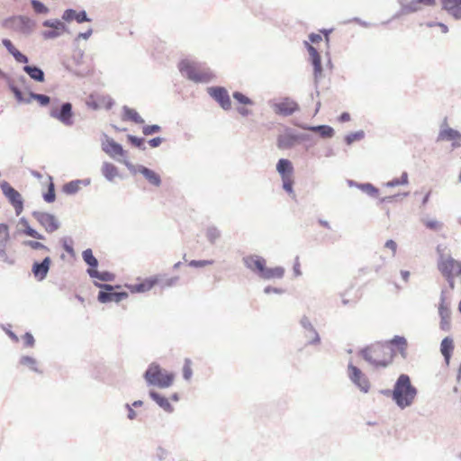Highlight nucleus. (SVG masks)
Here are the masks:
<instances>
[{
	"label": "nucleus",
	"instance_id": "bb28decb",
	"mask_svg": "<svg viewBox=\"0 0 461 461\" xmlns=\"http://www.w3.org/2000/svg\"><path fill=\"white\" fill-rule=\"evenodd\" d=\"M454 349V341L450 337H446L442 339L440 344V352L444 357V360L447 365H449L452 352Z\"/></svg>",
	"mask_w": 461,
	"mask_h": 461
},
{
	"label": "nucleus",
	"instance_id": "7c9ffc66",
	"mask_svg": "<svg viewBox=\"0 0 461 461\" xmlns=\"http://www.w3.org/2000/svg\"><path fill=\"white\" fill-rule=\"evenodd\" d=\"M285 275V268L282 267H265L264 271L260 278L265 280H270L274 278L281 279Z\"/></svg>",
	"mask_w": 461,
	"mask_h": 461
},
{
	"label": "nucleus",
	"instance_id": "39448f33",
	"mask_svg": "<svg viewBox=\"0 0 461 461\" xmlns=\"http://www.w3.org/2000/svg\"><path fill=\"white\" fill-rule=\"evenodd\" d=\"M94 284L95 286L100 288L97 300L101 303H107L112 302L120 303L129 296V294L126 291L115 290L116 288H121L120 285H112L109 284H102L98 282H94Z\"/></svg>",
	"mask_w": 461,
	"mask_h": 461
},
{
	"label": "nucleus",
	"instance_id": "052dcab7",
	"mask_svg": "<svg viewBox=\"0 0 461 461\" xmlns=\"http://www.w3.org/2000/svg\"><path fill=\"white\" fill-rule=\"evenodd\" d=\"M283 181V188L285 190L288 194H294V180L292 179V176L282 178Z\"/></svg>",
	"mask_w": 461,
	"mask_h": 461
},
{
	"label": "nucleus",
	"instance_id": "603ef678",
	"mask_svg": "<svg viewBox=\"0 0 461 461\" xmlns=\"http://www.w3.org/2000/svg\"><path fill=\"white\" fill-rule=\"evenodd\" d=\"M221 236L220 230L215 227H209L206 230V237L211 243H214Z\"/></svg>",
	"mask_w": 461,
	"mask_h": 461
},
{
	"label": "nucleus",
	"instance_id": "4c0bfd02",
	"mask_svg": "<svg viewBox=\"0 0 461 461\" xmlns=\"http://www.w3.org/2000/svg\"><path fill=\"white\" fill-rule=\"evenodd\" d=\"M81 187V182L78 180H72L63 185L62 191L68 195L76 194Z\"/></svg>",
	"mask_w": 461,
	"mask_h": 461
},
{
	"label": "nucleus",
	"instance_id": "69168bd1",
	"mask_svg": "<svg viewBox=\"0 0 461 461\" xmlns=\"http://www.w3.org/2000/svg\"><path fill=\"white\" fill-rule=\"evenodd\" d=\"M25 347L32 348L35 344L34 337L31 332H25L23 337Z\"/></svg>",
	"mask_w": 461,
	"mask_h": 461
},
{
	"label": "nucleus",
	"instance_id": "a211bd4d",
	"mask_svg": "<svg viewBox=\"0 0 461 461\" xmlns=\"http://www.w3.org/2000/svg\"><path fill=\"white\" fill-rule=\"evenodd\" d=\"M51 259L50 257L44 258L41 261H35L32 267V273L39 282L43 281L50 271Z\"/></svg>",
	"mask_w": 461,
	"mask_h": 461
},
{
	"label": "nucleus",
	"instance_id": "6e6d98bb",
	"mask_svg": "<svg viewBox=\"0 0 461 461\" xmlns=\"http://www.w3.org/2000/svg\"><path fill=\"white\" fill-rule=\"evenodd\" d=\"M23 245L26 246V247H29L32 249H45V250H49V248L47 246H45L44 244H42L41 242L40 241H37V240H24L23 242Z\"/></svg>",
	"mask_w": 461,
	"mask_h": 461
},
{
	"label": "nucleus",
	"instance_id": "bf43d9fd",
	"mask_svg": "<svg viewBox=\"0 0 461 461\" xmlns=\"http://www.w3.org/2000/svg\"><path fill=\"white\" fill-rule=\"evenodd\" d=\"M62 248L70 255H74L73 240L71 239L64 238L61 240Z\"/></svg>",
	"mask_w": 461,
	"mask_h": 461
},
{
	"label": "nucleus",
	"instance_id": "338daca9",
	"mask_svg": "<svg viewBox=\"0 0 461 461\" xmlns=\"http://www.w3.org/2000/svg\"><path fill=\"white\" fill-rule=\"evenodd\" d=\"M2 44L11 55L17 50L9 39H3Z\"/></svg>",
	"mask_w": 461,
	"mask_h": 461
},
{
	"label": "nucleus",
	"instance_id": "c756f323",
	"mask_svg": "<svg viewBox=\"0 0 461 461\" xmlns=\"http://www.w3.org/2000/svg\"><path fill=\"white\" fill-rule=\"evenodd\" d=\"M82 258L85 263L88 266L86 269V273L88 276L92 273L93 270H95L98 267V260L94 256L91 249H86L82 252Z\"/></svg>",
	"mask_w": 461,
	"mask_h": 461
},
{
	"label": "nucleus",
	"instance_id": "c03bdc74",
	"mask_svg": "<svg viewBox=\"0 0 461 461\" xmlns=\"http://www.w3.org/2000/svg\"><path fill=\"white\" fill-rule=\"evenodd\" d=\"M390 343L392 345L397 346L399 348V351L402 354V356L405 355L406 348H407V340L404 337L396 335L390 340Z\"/></svg>",
	"mask_w": 461,
	"mask_h": 461
},
{
	"label": "nucleus",
	"instance_id": "4be33fe9",
	"mask_svg": "<svg viewBox=\"0 0 461 461\" xmlns=\"http://www.w3.org/2000/svg\"><path fill=\"white\" fill-rule=\"evenodd\" d=\"M459 140L461 141V132L452 128L439 129L437 141H451Z\"/></svg>",
	"mask_w": 461,
	"mask_h": 461
},
{
	"label": "nucleus",
	"instance_id": "ddd939ff",
	"mask_svg": "<svg viewBox=\"0 0 461 461\" xmlns=\"http://www.w3.org/2000/svg\"><path fill=\"white\" fill-rule=\"evenodd\" d=\"M207 93L224 111H229L231 108L230 97L225 87L210 86L207 88Z\"/></svg>",
	"mask_w": 461,
	"mask_h": 461
},
{
	"label": "nucleus",
	"instance_id": "6e6552de",
	"mask_svg": "<svg viewBox=\"0 0 461 461\" xmlns=\"http://www.w3.org/2000/svg\"><path fill=\"white\" fill-rule=\"evenodd\" d=\"M0 187L4 195L14 208L15 214L20 215L23 210V199L21 194L6 181L1 182Z\"/></svg>",
	"mask_w": 461,
	"mask_h": 461
},
{
	"label": "nucleus",
	"instance_id": "4468645a",
	"mask_svg": "<svg viewBox=\"0 0 461 461\" xmlns=\"http://www.w3.org/2000/svg\"><path fill=\"white\" fill-rule=\"evenodd\" d=\"M33 218L45 229V230L49 233H52L56 231L60 224L57 218L49 212H32Z\"/></svg>",
	"mask_w": 461,
	"mask_h": 461
},
{
	"label": "nucleus",
	"instance_id": "7ed1b4c3",
	"mask_svg": "<svg viewBox=\"0 0 461 461\" xmlns=\"http://www.w3.org/2000/svg\"><path fill=\"white\" fill-rule=\"evenodd\" d=\"M178 69L183 77L194 83H208L214 77L210 71H199L198 64L189 59H182L178 63Z\"/></svg>",
	"mask_w": 461,
	"mask_h": 461
},
{
	"label": "nucleus",
	"instance_id": "49530a36",
	"mask_svg": "<svg viewBox=\"0 0 461 461\" xmlns=\"http://www.w3.org/2000/svg\"><path fill=\"white\" fill-rule=\"evenodd\" d=\"M127 140L135 148L145 150V139L142 137H137L131 134L127 135Z\"/></svg>",
	"mask_w": 461,
	"mask_h": 461
},
{
	"label": "nucleus",
	"instance_id": "680f3d73",
	"mask_svg": "<svg viewBox=\"0 0 461 461\" xmlns=\"http://www.w3.org/2000/svg\"><path fill=\"white\" fill-rule=\"evenodd\" d=\"M12 56L14 58V59L18 62V63H23V64H25L27 65V63L29 62V59L26 55H24L23 53H22L20 50H16L13 54Z\"/></svg>",
	"mask_w": 461,
	"mask_h": 461
},
{
	"label": "nucleus",
	"instance_id": "dca6fc26",
	"mask_svg": "<svg viewBox=\"0 0 461 461\" xmlns=\"http://www.w3.org/2000/svg\"><path fill=\"white\" fill-rule=\"evenodd\" d=\"M300 324L304 330V337L307 339V345H319L321 343V337L310 319L307 316H303L300 320Z\"/></svg>",
	"mask_w": 461,
	"mask_h": 461
},
{
	"label": "nucleus",
	"instance_id": "0e129e2a",
	"mask_svg": "<svg viewBox=\"0 0 461 461\" xmlns=\"http://www.w3.org/2000/svg\"><path fill=\"white\" fill-rule=\"evenodd\" d=\"M213 264V260H191L189 266L193 267H204Z\"/></svg>",
	"mask_w": 461,
	"mask_h": 461
},
{
	"label": "nucleus",
	"instance_id": "3c124183",
	"mask_svg": "<svg viewBox=\"0 0 461 461\" xmlns=\"http://www.w3.org/2000/svg\"><path fill=\"white\" fill-rule=\"evenodd\" d=\"M365 137V132L363 131H357L356 132H352L348 134L345 137V142L348 145H351L354 141L361 140Z\"/></svg>",
	"mask_w": 461,
	"mask_h": 461
},
{
	"label": "nucleus",
	"instance_id": "20e7f679",
	"mask_svg": "<svg viewBox=\"0 0 461 461\" xmlns=\"http://www.w3.org/2000/svg\"><path fill=\"white\" fill-rule=\"evenodd\" d=\"M3 26L28 36L33 32L36 27V21L26 15H13L3 21Z\"/></svg>",
	"mask_w": 461,
	"mask_h": 461
},
{
	"label": "nucleus",
	"instance_id": "cd10ccee",
	"mask_svg": "<svg viewBox=\"0 0 461 461\" xmlns=\"http://www.w3.org/2000/svg\"><path fill=\"white\" fill-rule=\"evenodd\" d=\"M276 170L281 178L292 176L294 167L292 162L287 158H280L276 164Z\"/></svg>",
	"mask_w": 461,
	"mask_h": 461
},
{
	"label": "nucleus",
	"instance_id": "864d4df0",
	"mask_svg": "<svg viewBox=\"0 0 461 461\" xmlns=\"http://www.w3.org/2000/svg\"><path fill=\"white\" fill-rule=\"evenodd\" d=\"M232 96L240 104H246V105L253 104V101L240 92H238V91L234 92L232 94Z\"/></svg>",
	"mask_w": 461,
	"mask_h": 461
},
{
	"label": "nucleus",
	"instance_id": "f3484780",
	"mask_svg": "<svg viewBox=\"0 0 461 461\" xmlns=\"http://www.w3.org/2000/svg\"><path fill=\"white\" fill-rule=\"evenodd\" d=\"M105 141L102 142V149L104 153L109 155L110 157L121 156L125 157L126 151L123 149L122 146L116 142L113 139L108 137L105 133L103 134Z\"/></svg>",
	"mask_w": 461,
	"mask_h": 461
},
{
	"label": "nucleus",
	"instance_id": "a19ab883",
	"mask_svg": "<svg viewBox=\"0 0 461 461\" xmlns=\"http://www.w3.org/2000/svg\"><path fill=\"white\" fill-rule=\"evenodd\" d=\"M357 188L370 197H377L379 194V189L370 183H360Z\"/></svg>",
	"mask_w": 461,
	"mask_h": 461
},
{
	"label": "nucleus",
	"instance_id": "412c9836",
	"mask_svg": "<svg viewBox=\"0 0 461 461\" xmlns=\"http://www.w3.org/2000/svg\"><path fill=\"white\" fill-rule=\"evenodd\" d=\"M138 172L141 174L150 185L154 186H159L161 185L160 176L154 170L145 166L138 165Z\"/></svg>",
	"mask_w": 461,
	"mask_h": 461
},
{
	"label": "nucleus",
	"instance_id": "f8f14e48",
	"mask_svg": "<svg viewBox=\"0 0 461 461\" xmlns=\"http://www.w3.org/2000/svg\"><path fill=\"white\" fill-rule=\"evenodd\" d=\"M44 27L51 28V30L43 31L41 32L42 37L45 40H52L59 38L65 32H68L67 25L59 19H49L42 23Z\"/></svg>",
	"mask_w": 461,
	"mask_h": 461
},
{
	"label": "nucleus",
	"instance_id": "8fccbe9b",
	"mask_svg": "<svg viewBox=\"0 0 461 461\" xmlns=\"http://www.w3.org/2000/svg\"><path fill=\"white\" fill-rule=\"evenodd\" d=\"M420 221L428 229L435 231H438L443 228V223L437 220H428L422 218Z\"/></svg>",
	"mask_w": 461,
	"mask_h": 461
},
{
	"label": "nucleus",
	"instance_id": "72a5a7b5",
	"mask_svg": "<svg viewBox=\"0 0 461 461\" xmlns=\"http://www.w3.org/2000/svg\"><path fill=\"white\" fill-rule=\"evenodd\" d=\"M19 223L24 227L23 230V233L26 236H29L31 238L36 239V240H44V236L41 233H39L36 230L32 228L27 221L26 218L22 217L19 220Z\"/></svg>",
	"mask_w": 461,
	"mask_h": 461
},
{
	"label": "nucleus",
	"instance_id": "9b49d317",
	"mask_svg": "<svg viewBox=\"0 0 461 461\" xmlns=\"http://www.w3.org/2000/svg\"><path fill=\"white\" fill-rule=\"evenodd\" d=\"M438 267L443 276H461V262L454 259L451 256L445 258L441 254Z\"/></svg>",
	"mask_w": 461,
	"mask_h": 461
},
{
	"label": "nucleus",
	"instance_id": "393cba45",
	"mask_svg": "<svg viewBox=\"0 0 461 461\" xmlns=\"http://www.w3.org/2000/svg\"><path fill=\"white\" fill-rule=\"evenodd\" d=\"M300 128L314 132H318L322 138H331L334 135V130L329 125L310 126L306 124L299 125Z\"/></svg>",
	"mask_w": 461,
	"mask_h": 461
},
{
	"label": "nucleus",
	"instance_id": "5701e85b",
	"mask_svg": "<svg viewBox=\"0 0 461 461\" xmlns=\"http://www.w3.org/2000/svg\"><path fill=\"white\" fill-rule=\"evenodd\" d=\"M149 395L162 410L167 412L173 411V407L168 398L165 397L155 390H149Z\"/></svg>",
	"mask_w": 461,
	"mask_h": 461
},
{
	"label": "nucleus",
	"instance_id": "c9c22d12",
	"mask_svg": "<svg viewBox=\"0 0 461 461\" xmlns=\"http://www.w3.org/2000/svg\"><path fill=\"white\" fill-rule=\"evenodd\" d=\"M89 276L103 282H112L115 279V275L109 271H98L97 268L90 273Z\"/></svg>",
	"mask_w": 461,
	"mask_h": 461
},
{
	"label": "nucleus",
	"instance_id": "37998d69",
	"mask_svg": "<svg viewBox=\"0 0 461 461\" xmlns=\"http://www.w3.org/2000/svg\"><path fill=\"white\" fill-rule=\"evenodd\" d=\"M9 240V226L6 223H0V248L7 247Z\"/></svg>",
	"mask_w": 461,
	"mask_h": 461
},
{
	"label": "nucleus",
	"instance_id": "a878e982",
	"mask_svg": "<svg viewBox=\"0 0 461 461\" xmlns=\"http://www.w3.org/2000/svg\"><path fill=\"white\" fill-rule=\"evenodd\" d=\"M23 70L34 81L36 82H44L45 74L44 71L36 65H25L23 68Z\"/></svg>",
	"mask_w": 461,
	"mask_h": 461
},
{
	"label": "nucleus",
	"instance_id": "f257e3e1",
	"mask_svg": "<svg viewBox=\"0 0 461 461\" xmlns=\"http://www.w3.org/2000/svg\"><path fill=\"white\" fill-rule=\"evenodd\" d=\"M393 402L403 410L411 406L418 393L415 386L411 384L408 375L402 374L393 385Z\"/></svg>",
	"mask_w": 461,
	"mask_h": 461
},
{
	"label": "nucleus",
	"instance_id": "e433bc0d",
	"mask_svg": "<svg viewBox=\"0 0 461 461\" xmlns=\"http://www.w3.org/2000/svg\"><path fill=\"white\" fill-rule=\"evenodd\" d=\"M19 364L28 367L31 371H33L36 373H41V371L39 370V368H38L37 360L32 357L23 356L19 360Z\"/></svg>",
	"mask_w": 461,
	"mask_h": 461
},
{
	"label": "nucleus",
	"instance_id": "b1692460",
	"mask_svg": "<svg viewBox=\"0 0 461 461\" xmlns=\"http://www.w3.org/2000/svg\"><path fill=\"white\" fill-rule=\"evenodd\" d=\"M439 328L444 331L451 330V311L449 307H438Z\"/></svg>",
	"mask_w": 461,
	"mask_h": 461
},
{
	"label": "nucleus",
	"instance_id": "f03ea898",
	"mask_svg": "<svg viewBox=\"0 0 461 461\" xmlns=\"http://www.w3.org/2000/svg\"><path fill=\"white\" fill-rule=\"evenodd\" d=\"M148 386L168 388L173 384V373L162 368L157 362L150 363L143 373Z\"/></svg>",
	"mask_w": 461,
	"mask_h": 461
},
{
	"label": "nucleus",
	"instance_id": "f704fd0d",
	"mask_svg": "<svg viewBox=\"0 0 461 461\" xmlns=\"http://www.w3.org/2000/svg\"><path fill=\"white\" fill-rule=\"evenodd\" d=\"M8 86L10 91L14 94L16 101L18 103L23 104H30V96L28 98L24 97L23 93L22 92L21 88L14 82H9ZM30 94L31 90H27Z\"/></svg>",
	"mask_w": 461,
	"mask_h": 461
},
{
	"label": "nucleus",
	"instance_id": "423d86ee",
	"mask_svg": "<svg viewBox=\"0 0 461 461\" xmlns=\"http://www.w3.org/2000/svg\"><path fill=\"white\" fill-rule=\"evenodd\" d=\"M50 116L60 122L63 125L70 127L74 124L75 113L70 102H63L59 106H52Z\"/></svg>",
	"mask_w": 461,
	"mask_h": 461
},
{
	"label": "nucleus",
	"instance_id": "a18cd8bd",
	"mask_svg": "<svg viewBox=\"0 0 461 461\" xmlns=\"http://www.w3.org/2000/svg\"><path fill=\"white\" fill-rule=\"evenodd\" d=\"M32 100L37 101L39 103V104L42 107L47 106L50 102V96L43 95V94H37L32 91H30V103Z\"/></svg>",
	"mask_w": 461,
	"mask_h": 461
},
{
	"label": "nucleus",
	"instance_id": "2eb2a0df",
	"mask_svg": "<svg viewBox=\"0 0 461 461\" xmlns=\"http://www.w3.org/2000/svg\"><path fill=\"white\" fill-rule=\"evenodd\" d=\"M272 108L276 114L286 117L298 111L299 105L289 97H285L280 102L273 104Z\"/></svg>",
	"mask_w": 461,
	"mask_h": 461
},
{
	"label": "nucleus",
	"instance_id": "58836bf2",
	"mask_svg": "<svg viewBox=\"0 0 461 461\" xmlns=\"http://www.w3.org/2000/svg\"><path fill=\"white\" fill-rule=\"evenodd\" d=\"M399 4L401 5V14H409L420 9L419 3L416 0H411L409 3H405L404 0H399Z\"/></svg>",
	"mask_w": 461,
	"mask_h": 461
},
{
	"label": "nucleus",
	"instance_id": "ea45409f",
	"mask_svg": "<svg viewBox=\"0 0 461 461\" xmlns=\"http://www.w3.org/2000/svg\"><path fill=\"white\" fill-rule=\"evenodd\" d=\"M50 178V184L48 185V190L47 192L43 193L42 197L43 200L48 203H53L56 200V193H55V185L53 183L52 176H49Z\"/></svg>",
	"mask_w": 461,
	"mask_h": 461
},
{
	"label": "nucleus",
	"instance_id": "9d476101",
	"mask_svg": "<svg viewBox=\"0 0 461 461\" xmlns=\"http://www.w3.org/2000/svg\"><path fill=\"white\" fill-rule=\"evenodd\" d=\"M348 375L350 381L364 393L369 392L370 382L366 375L356 366L351 363L348 366Z\"/></svg>",
	"mask_w": 461,
	"mask_h": 461
},
{
	"label": "nucleus",
	"instance_id": "5fc2aeb1",
	"mask_svg": "<svg viewBox=\"0 0 461 461\" xmlns=\"http://www.w3.org/2000/svg\"><path fill=\"white\" fill-rule=\"evenodd\" d=\"M0 261H3L9 266H14L15 264V259L7 255L6 247L0 248Z\"/></svg>",
	"mask_w": 461,
	"mask_h": 461
},
{
	"label": "nucleus",
	"instance_id": "de8ad7c7",
	"mask_svg": "<svg viewBox=\"0 0 461 461\" xmlns=\"http://www.w3.org/2000/svg\"><path fill=\"white\" fill-rule=\"evenodd\" d=\"M30 4L37 14H47L50 9L40 0H30Z\"/></svg>",
	"mask_w": 461,
	"mask_h": 461
},
{
	"label": "nucleus",
	"instance_id": "1a4fd4ad",
	"mask_svg": "<svg viewBox=\"0 0 461 461\" xmlns=\"http://www.w3.org/2000/svg\"><path fill=\"white\" fill-rule=\"evenodd\" d=\"M308 135L303 133H295L292 130H286L284 134L277 137V148L280 149H289L298 143L307 140Z\"/></svg>",
	"mask_w": 461,
	"mask_h": 461
},
{
	"label": "nucleus",
	"instance_id": "473e14b6",
	"mask_svg": "<svg viewBox=\"0 0 461 461\" xmlns=\"http://www.w3.org/2000/svg\"><path fill=\"white\" fill-rule=\"evenodd\" d=\"M101 171L104 178L109 182L113 181V179L119 176L117 167L110 162H104Z\"/></svg>",
	"mask_w": 461,
	"mask_h": 461
},
{
	"label": "nucleus",
	"instance_id": "2f4dec72",
	"mask_svg": "<svg viewBox=\"0 0 461 461\" xmlns=\"http://www.w3.org/2000/svg\"><path fill=\"white\" fill-rule=\"evenodd\" d=\"M122 119L124 121L133 122L136 124L144 123V120L138 113V112L132 108L128 107L127 105L122 107Z\"/></svg>",
	"mask_w": 461,
	"mask_h": 461
},
{
	"label": "nucleus",
	"instance_id": "0eeeda50",
	"mask_svg": "<svg viewBox=\"0 0 461 461\" xmlns=\"http://www.w3.org/2000/svg\"><path fill=\"white\" fill-rule=\"evenodd\" d=\"M359 354L367 363L375 367L388 366V361L384 357L383 347L379 344L366 347L360 350Z\"/></svg>",
	"mask_w": 461,
	"mask_h": 461
},
{
	"label": "nucleus",
	"instance_id": "6ab92c4d",
	"mask_svg": "<svg viewBox=\"0 0 461 461\" xmlns=\"http://www.w3.org/2000/svg\"><path fill=\"white\" fill-rule=\"evenodd\" d=\"M246 267L255 272L259 277L261 276L266 267V259L262 257L253 255L243 258Z\"/></svg>",
	"mask_w": 461,
	"mask_h": 461
},
{
	"label": "nucleus",
	"instance_id": "13d9d810",
	"mask_svg": "<svg viewBox=\"0 0 461 461\" xmlns=\"http://www.w3.org/2000/svg\"><path fill=\"white\" fill-rule=\"evenodd\" d=\"M161 130L158 124L145 125L142 127V132L145 136H149L158 132Z\"/></svg>",
	"mask_w": 461,
	"mask_h": 461
},
{
	"label": "nucleus",
	"instance_id": "774afa93",
	"mask_svg": "<svg viewBox=\"0 0 461 461\" xmlns=\"http://www.w3.org/2000/svg\"><path fill=\"white\" fill-rule=\"evenodd\" d=\"M103 100V104H104V106L106 110H110L112 109V107L113 106L114 104V101L113 99L111 97V96H104L102 98Z\"/></svg>",
	"mask_w": 461,
	"mask_h": 461
},
{
	"label": "nucleus",
	"instance_id": "79ce46f5",
	"mask_svg": "<svg viewBox=\"0 0 461 461\" xmlns=\"http://www.w3.org/2000/svg\"><path fill=\"white\" fill-rule=\"evenodd\" d=\"M312 65L313 66V76L315 81L321 76L322 73V66H321V59L320 54L310 59Z\"/></svg>",
	"mask_w": 461,
	"mask_h": 461
},
{
	"label": "nucleus",
	"instance_id": "aec40b11",
	"mask_svg": "<svg viewBox=\"0 0 461 461\" xmlns=\"http://www.w3.org/2000/svg\"><path fill=\"white\" fill-rule=\"evenodd\" d=\"M442 8L455 19H461V0H441Z\"/></svg>",
	"mask_w": 461,
	"mask_h": 461
},
{
	"label": "nucleus",
	"instance_id": "09e8293b",
	"mask_svg": "<svg viewBox=\"0 0 461 461\" xmlns=\"http://www.w3.org/2000/svg\"><path fill=\"white\" fill-rule=\"evenodd\" d=\"M183 378L185 381H190L193 375L192 361L189 358L185 359V363L182 368Z\"/></svg>",
	"mask_w": 461,
	"mask_h": 461
},
{
	"label": "nucleus",
	"instance_id": "4d7b16f0",
	"mask_svg": "<svg viewBox=\"0 0 461 461\" xmlns=\"http://www.w3.org/2000/svg\"><path fill=\"white\" fill-rule=\"evenodd\" d=\"M77 11L73 8H68L63 12L62 20L67 23L76 21Z\"/></svg>",
	"mask_w": 461,
	"mask_h": 461
},
{
	"label": "nucleus",
	"instance_id": "c85d7f7f",
	"mask_svg": "<svg viewBox=\"0 0 461 461\" xmlns=\"http://www.w3.org/2000/svg\"><path fill=\"white\" fill-rule=\"evenodd\" d=\"M157 283V278L150 277L140 283L131 285L129 288L132 293H144L150 290Z\"/></svg>",
	"mask_w": 461,
	"mask_h": 461
},
{
	"label": "nucleus",
	"instance_id": "e2e57ef3",
	"mask_svg": "<svg viewBox=\"0 0 461 461\" xmlns=\"http://www.w3.org/2000/svg\"><path fill=\"white\" fill-rule=\"evenodd\" d=\"M76 22L77 23H83L86 22H91V19L88 17L86 10H81L79 12H77Z\"/></svg>",
	"mask_w": 461,
	"mask_h": 461
}]
</instances>
